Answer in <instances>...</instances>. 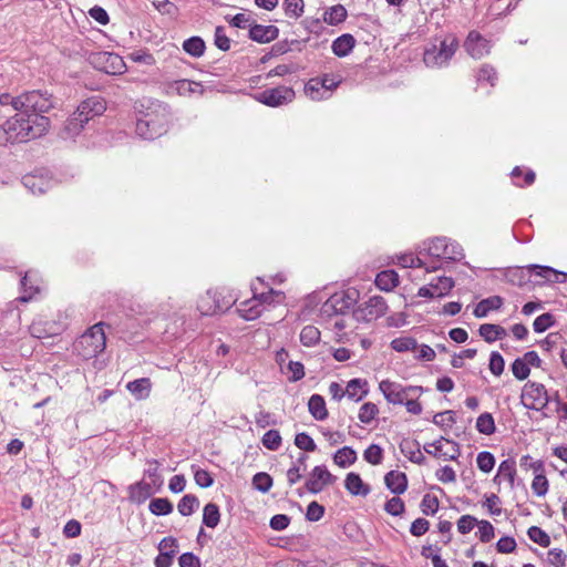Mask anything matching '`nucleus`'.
Here are the masks:
<instances>
[{"mask_svg":"<svg viewBox=\"0 0 567 567\" xmlns=\"http://www.w3.org/2000/svg\"><path fill=\"white\" fill-rule=\"evenodd\" d=\"M12 143H23L42 136L50 126V118L39 114L18 112L4 122Z\"/></svg>","mask_w":567,"mask_h":567,"instance_id":"f257e3e1","label":"nucleus"},{"mask_svg":"<svg viewBox=\"0 0 567 567\" xmlns=\"http://www.w3.org/2000/svg\"><path fill=\"white\" fill-rule=\"evenodd\" d=\"M169 114L166 107L155 104L136 118L135 132L144 140H155L167 132Z\"/></svg>","mask_w":567,"mask_h":567,"instance_id":"f03ea898","label":"nucleus"},{"mask_svg":"<svg viewBox=\"0 0 567 567\" xmlns=\"http://www.w3.org/2000/svg\"><path fill=\"white\" fill-rule=\"evenodd\" d=\"M104 322H99L87 329L73 343L74 352L84 360L96 358L106 347Z\"/></svg>","mask_w":567,"mask_h":567,"instance_id":"7ed1b4c3","label":"nucleus"},{"mask_svg":"<svg viewBox=\"0 0 567 567\" xmlns=\"http://www.w3.org/2000/svg\"><path fill=\"white\" fill-rule=\"evenodd\" d=\"M16 104L19 105L20 112L27 116L28 114L42 115L55 107L56 99L48 90H32L18 95Z\"/></svg>","mask_w":567,"mask_h":567,"instance_id":"20e7f679","label":"nucleus"},{"mask_svg":"<svg viewBox=\"0 0 567 567\" xmlns=\"http://www.w3.org/2000/svg\"><path fill=\"white\" fill-rule=\"evenodd\" d=\"M358 299L359 291L353 288L336 292L322 303L320 315L328 319L333 316L346 315L354 307Z\"/></svg>","mask_w":567,"mask_h":567,"instance_id":"39448f33","label":"nucleus"},{"mask_svg":"<svg viewBox=\"0 0 567 567\" xmlns=\"http://www.w3.org/2000/svg\"><path fill=\"white\" fill-rule=\"evenodd\" d=\"M458 48L455 37H446L441 41L440 47L432 45L424 52L423 61L430 68L446 65Z\"/></svg>","mask_w":567,"mask_h":567,"instance_id":"423d86ee","label":"nucleus"},{"mask_svg":"<svg viewBox=\"0 0 567 567\" xmlns=\"http://www.w3.org/2000/svg\"><path fill=\"white\" fill-rule=\"evenodd\" d=\"M235 301L231 297H225L219 291L207 290L200 297L197 303V309L203 316H214L227 311Z\"/></svg>","mask_w":567,"mask_h":567,"instance_id":"0eeeda50","label":"nucleus"},{"mask_svg":"<svg viewBox=\"0 0 567 567\" xmlns=\"http://www.w3.org/2000/svg\"><path fill=\"white\" fill-rule=\"evenodd\" d=\"M520 401L528 410H539L547 406L549 398L544 384L528 381L523 386Z\"/></svg>","mask_w":567,"mask_h":567,"instance_id":"6e6552de","label":"nucleus"},{"mask_svg":"<svg viewBox=\"0 0 567 567\" xmlns=\"http://www.w3.org/2000/svg\"><path fill=\"white\" fill-rule=\"evenodd\" d=\"M295 91L289 86L266 89L255 94V100L270 107H278L292 102Z\"/></svg>","mask_w":567,"mask_h":567,"instance_id":"1a4fd4ad","label":"nucleus"},{"mask_svg":"<svg viewBox=\"0 0 567 567\" xmlns=\"http://www.w3.org/2000/svg\"><path fill=\"white\" fill-rule=\"evenodd\" d=\"M254 299L258 300L259 303L250 306L249 308L240 309L241 317L246 320H254L258 318L261 315L262 305L279 303L285 299V295L282 291L270 288L267 292H261L259 295L254 292Z\"/></svg>","mask_w":567,"mask_h":567,"instance_id":"9d476101","label":"nucleus"},{"mask_svg":"<svg viewBox=\"0 0 567 567\" xmlns=\"http://www.w3.org/2000/svg\"><path fill=\"white\" fill-rule=\"evenodd\" d=\"M388 311V305L383 297L373 296L371 297L363 307L358 308L353 311L357 320L371 321L381 316H384Z\"/></svg>","mask_w":567,"mask_h":567,"instance_id":"9b49d317","label":"nucleus"},{"mask_svg":"<svg viewBox=\"0 0 567 567\" xmlns=\"http://www.w3.org/2000/svg\"><path fill=\"white\" fill-rule=\"evenodd\" d=\"M423 449L427 454L434 457H444L454 461L460 455L458 444L443 436L433 443L425 444Z\"/></svg>","mask_w":567,"mask_h":567,"instance_id":"f8f14e48","label":"nucleus"},{"mask_svg":"<svg viewBox=\"0 0 567 567\" xmlns=\"http://www.w3.org/2000/svg\"><path fill=\"white\" fill-rule=\"evenodd\" d=\"M336 480L324 465L315 466L309 478L305 483L306 489L311 494L320 493L326 485L332 484Z\"/></svg>","mask_w":567,"mask_h":567,"instance_id":"ddd939ff","label":"nucleus"},{"mask_svg":"<svg viewBox=\"0 0 567 567\" xmlns=\"http://www.w3.org/2000/svg\"><path fill=\"white\" fill-rule=\"evenodd\" d=\"M341 80L331 81V84H324L320 78L310 79L305 85V93L313 101H321L329 99L333 90H336Z\"/></svg>","mask_w":567,"mask_h":567,"instance_id":"4468645a","label":"nucleus"},{"mask_svg":"<svg viewBox=\"0 0 567 567\" xmlns=\"http://www.w3.org/2000/svg\"><path fill=\"white\" fill-rule=\"evenodd\" d=\"M106 110V103L101 96H91L81 102L76 109V115L80 116L83 122H89L96 116L102 115Z\"/></svg>","mask_w":567,"mask_h":567,"instance_id":"2eb2a0df","label":"nucleus"},{"mask_svg":"<svg viewBox=\"0 0 567 567\" xmlns=\"http://www.w3.org/2000/svg\"><path fill=\"white\" fill-rule=\"evenodd\" d=\"M279 29L276 25H262L254 23L249 28V39L258 43H269L277 39Z\"/></svg>","mask_w":567,"mask_h":567,"instance_id":"dca6fc26","label":"nucleus"},{"mask_svg":"<svg viewBox=\"0 0 567 567\" xmlns=\"http://www.w3.org/2000/svg\"><path fill=\"white\" fill-rule=\"evenodd\" d=\"M380 391L383 393L385 400L392 404H403L405 401L403 385L390 380H383L379 384Z\"/></svg>","mask_w":567,"mask_h":567,"instance_id":"f3484780","label":"nucleus"},{"mask_svg":"<svg viewBox=\"0 0 567 567\" xmlns=\"http://www.w3.org/2000/svg\"><path fill=\"white\" fill-rule=\"evenodd\" d=\"M157 491L158 489H156L152 483L142 480L128 487L130 499L134 503L142 504Z\"/></svg>","mask_w":567,"mask_h":567,"instance_id":"a211bd4d","label":"nucleus"},{"mask_svg":"<svg viewBox=\"0 0 567 567\" xmlns=\"http://www.w3.org/2000/svg\"><path fill=\"white\" fill-rule=\"evenodd\" d=\"M487 41L477 32L468 33L465 41V49L474 59H481L487 52Z\"/></svg>","mask_w":567,"mask_h":567,"instance_id":"6ab92c4d","label":"nucleus"},{"mask_svg":"<svg viewBox=\"0 0 567 567\" xmlns=\"http://www.w3.org/2000/svg\"><path fill=\"white\" fill-rule=\"evenodd\" d=\"M385 486L395 495L403 494L408 488L406 474L399 471H390L384 476Z\"/></svg>","mask_w":567,"mask_h":567,"instance_id":"aec40b11","label":"nucleus"},{"mask_svg":"<svg viewBox=\"0 0 567 567\" xmlns=\"http://www.w3.org/2000/svg\"><path fill=\"white\" fill-rule=\"evenodd\" d=\"M401 453L408 457L412 463L423 465L425 463V456L421 452L420 443L415 440H402L400 443Z\"/></svg>","mask_w":567,"mask_h":567,"instance_id":"412c9836","label":"nucleus"},{"mask_svg":"<svg viewBox=\"0 0 567 567\" xmlns=\"http://www.w3.org/2000/svg\"><path fill=\"white\" fill-rule=\"evenodd\" d=\"M355 45V39L350 33H344L333 40L331 50L339 58L347 56L351 53Z\"/></svg>","mask_w":567,"mask_h":567,"instance_id":"4be33fe9","label":"nucleus"},{"mask_svg":"<svg viewBox=\"0 0 567 567\" xmlns=\"http://www.w3.org/2000/svg\"><path fill=\"white\" fill-rule=\"evenodd\" d=\"M344 486L347 491L354 496H367L371 491L370 486L364 484L360 475L354 472L347 474Z\"/></svg>","mask_w":567,"mask_h":567,"instance_id":"5701e85b","label":"nucleus"},{"mask_svg":"<svg viewBox=\"0 0 567 567\" xmlns=\"http://www.w3.org/2000/svg\"><path fill=\"white\" fill-rule=\"evenodd\" d=\"M535 275L544 278L548 282H567V272L558 271L549 266L530 265Z\"/></svg>","mask_w":567,"mask_h":567,"instance_id":"b1692460","label":"nucleus"},{"mask_svg":"<svg viewBox=\"0 0 567 567\" xmlns=\"http://www.w3.org/2000/svg\"><path fill=\"white\" fill-rule=\"evenodd\" d=\"M502 306L503 298L499 296H492L481 300L476 305L473 313L476 318H484L488 315L491 310H498Z\"/></svg>","mask_w":567,"mask_h":567,"instance_id":"393cba45","label":"nucleus"},{"mask_svg":"<svg viewBox=\"0 0 567 567\" xmlns=\"http://www.w3.org/2000/svg\"><path fill=\"white\" fill-rule=\"evenodd\" d=\"M530 272H535L530 266L527 268L515 267L507 269L505 277L512 285L523 287L529 281Z\"/></svg>","mask_w":567,"mask_h":567,"instance_id":"a878e982","label":"nucleus"},{"mask_svg":"<svg viewBox=\"0 0 567 567\" xmlns=\"http://www.w3.org/2000/svg\"><path fill=\"white\" fill-rule=\"evenodd\" d=\"M309 413L317 421H323L328 417L326 401L320 394H312L308 401Z\"/></svg>","mask_w":567,"mask_h":567,"instance_id":"bb28decb","label":"nucleus"},{"mask_svg":"<svg viewBox=\"0 0 567 567\" xmlns=\"http://www.w3.org/2000/svg\"><path fill=\"white\" fill-rule=\"evenodd\" d=\"M478 333L488 343L503 339L507 334L506 330L502 326L494 323L481 324Z\"/></svg>","mask_w":567,"mask_h":567,"instance_id":"cd10ccee","label":"nucleus"},{"mask_svg":"<svg viewBox=\"0 0 567 567\" xmlns=\"http://www.w3.org/2000/svg\"><path fill=\"white\" fill-rule=\"evenodd\" d=\"M151 388L152 383L148 378L136 379L126 384V389L137 400L146 399L150 395Z\"/></svg>","mask_w":567,"mask_h":567,"instance_id":"c85d7f7f","label":"nucleus"},{"mask_svg":"<svg viewBox=\"0 0 567 567\" xmlns=\"http://www.w3.org/2000/svg\"><path fill=\"white\" fill-rule=\"evenodd\" d=\"M368 382L361 379H352L348 382L346 395L355 402L361 401L368 394Z\"/></svg>","mask_w":567,"mask_h":567,"instance_id":"c756f323","label":"nucleus"},{"mask_svg":"<svg viewBox=\"0 0 567 567\" xmlns=\"http://www.w3.org/2000/svg\"><path fill=\"white\" fill-rule=\"evenodd\" d=\"M399 285V276L394 270H383L375 277V286L383 291H391Z\"/></svg>","mask_w":567,"mask_h":567,"instance_id":"7c9ffc66","label":"nucleus"},{"mask_svg":"<svg viewBox=\"0 0 567 567\" xmlns=\"http://www.w3.org/2000/svg\"><path fill=\"white\" fill-rule=\"evenodd\" d=\"M348 17L347 9L342 4H336L326 10L322 20L329 25H338Z\"/></svg>","mask_w":567,"mask_h":567,"instance_id":"2f4dec72","label":"nucleus"},{"mask_svg":"<svg viewBox=\"0 0 567 567\" xmlns=\"http://www.w3.org/2000/svg\"><path fill=\"white\" fill-rule=\"evenodd\" d=\"M85 124L86 122H83V120L76 115V112H74L64 124L62 137L69 138L79 135Z\"/></svg>","mask_w":567,"mask_h":567,"instance_id":"473e14b6","label":"nucleus"},{"mask_svg":"<svg viewBox=\"0 0 567 567\" xmlns=\"http://www.w3.org/2000/svg\"><path fill=\"white\" fill-rule=\"evenodd\" d=\"M183 49L194 58H200L205 53V41L197 35L190 37L183 42Z\"/></svg>","mask_w":567,"mask_h":567,"instance_id":"72a5a7b5","label":"nucleus"},{"mask_svg":"<svg viewBox=\"0 0 567 567\" xmlns=\"http://www.w3.org/2000/svg\"><path fill=\"white\" fill-rule=\"evenodd\" d=\"M22 184L30 189V192L34 195L44 194L48 189L49 182L43 179L42 177L35 175H25L22 178Z\"/></svg>","mask_w":567,"mask_h":567,"instance_id":"f704fd0d","label":"nucleus"},{"mask_svg":"<svg viewBox=\"0 0 567 567\" xmlns=\"http://www.w3.org/2000/svg\"><path fill=\"white\" fill-rule=\"evenodd\" d=\"M220 520L219 507L215 503H208L203 509V524L209 528H215Z\"/></svg>","mask_w":567,"mask_h":567,"instance_id":"c9c22d12","label":"nucleus"},{"mask_svg":"<svg viewBox=\"0 0 567 567\" xmlns=\"http://www.w3.org/2000/svg\"><path fill=\"white\" fill-rule=\"evenodd\" d=\"M333 461L338 466L347 467L357 461V452L350 446H344L334 453Z\"/></svg>","mask_w":567,"mask_h":567,"instance_id":"e433bc0d","label":"nucleus"},{"mask_svg":"<svg viewBox=\"0 0 567 567\" xmlns=\"http://www.w3.org/2000/svg\"><path fill=\"white\" fill-rule=\"evenodd\" d=\"M199 506V499L194 494L184 495L177 504L178 513L183 516L192 515Z\"/></svg>","mask_w":567,"mask_h":567,"instance_id":"4c0bfd02","label":"nucleus"},{"mask_svg":"<svg viewBox=\"0 0 567 567\" xmlns=\"http://www.w3.org/2000/svg\"><path fill=\"white\" fill-rule=\"evenodd\" d=\"M173 503L168 498H153L148 509L153 515L164 516L173 512Z\"/></svg>","mask_w":567,"mask_h":567,"instance_id":"58836bf2","label":"nucleus"},{"mask_svg":"<svg viewBox=\"0 0 567 567\" xmlns=\"http://www.w3.org/2000/svg\"><path fill=\"white\" fill-rule=\"evenodd\" d=\"M505 477L508 480L509 484L513 486L515 476H516V463L513 458L504 460L497 471V475L495 476L494 481H497L498 477Z\"/></svg>","mask_w":567,"mask_h":567,"instance_id":"ea45409f","label":"nucleus"},{"mask_svg":"<svg viewBox=\"0 0 567 567\" xmlns=\"http://www.w3.org/2000/svg\"><path fill=\"white\" fill-rule=\"evenodd\" d=\"M431 288H433L436 297L442 298L446 296L452 288L454 287V280L451 277H437L435 281L430 284Z\"/></svg>","mask_w":567,"mask_h":567,"instance_id":"a19ab883","label":"nucleus"},{"mask_svg":"<svg viewBox=\"0 0 567 567\" xmlns=\"http://www.w3.org/2000/svg\"><path fill=\"white\" fill-rule=\"evenodd\" d=\"M476 430L481 434H493L496 430L493 415L488 412L482 413L476 420Z\"/></svg>","mask_w":567,"mask_h":567,"instance_id":"79ce46f5","label":"nucleus"},{"mask_svg":"<svg viewBox=\"0 0 567 567\" xmlns=\"http://www.w3.org/2000/svg\"><path fill=\"white\" fill-rule=\"evenodd\" d=\"M391 348L396 352L414 351L419 348L416 339L412 337H400L391 341Z\"/></svg>","mask_w":567,"mask_h":567,"instance_id":"37998d69","label":"nucleus"},{"mask_svg":"<svg viewBox=\"0 0 567 567\" xmlns=\"http://www.w3.org/2000/svg\"><path fill=\"white\" fill-rule=\"evenodd\" d=\"M148 467L144 471V476H147L156 489H159L163 485V477L158 472L159 463L157 460H147Z\"/></svg>","mask_w":567,"mask_h":567,"instance_id":"c03bdc74","label":"nucleus"},{"mask_svg":"<svg viewBox=\"0 0 567 567\" xmlns=\"http://www.w3.org/2000/svg\"><path fill=\"white\" fill-rule=\"evenodd\" d=\"M320 340V331L315 326H306L300 332V342L306 347H312Z\"/></svg>","mask_w":567,"mask_h":567,"instance_id":"a18cd8bd","label":"nucleus"},{"mask_svg":"<svg viewBox=\"0 0 567 567\" xmlns=\"http://www.w3.org/2000/svg\"><path fill=\"white\" fill-rule=\"evenodd\" d=\"M446 237H435L430 240L429 246L426 248L427 255L441 259L442 254H444V250L446 249Z\"/></svg>","mask_w":567,"mask_h":567,"instance_id":"49530a36","label":"nucleus"},{"mask_svg":"<svg viewBox=\"0 0 567 567\" xmlns=\"http://www.w3.org/2000/svg\"><path fill=\"white\" fill-rule=\"evenodd\" d=\"M251 484L257 491L267 493L272 486V477L268 473L259 472L252 476Z\"/></svg>","mask_w":567,"mask_h":567,"instance_id":"de8ad7c7","label":"nucleus"},{"mask_svg":"<svg viewBox=\"0 0 567 567\" xmlns=\"http://www.w3.org/2000/svg\"><path fill=\"white\" fill-rule=\"evenodd\" d=\"M176 90L179 95L192 94L195 92L203 93V85L199 82L190 80H178L175 82Z\"/></svg>","mask_w":567,"mask_h":567,"instance_id":"09e8293b","label":"nucleus"},{"mask_svg":"<svg viewBox=\"0 0 567 567\" xmlns=\"http://www.w3.org/2000/svg\"><path fill=\"white\" fill-rule=\"evenodd\" d=\"M281 435L277 430L267 431L261 439L262 445L270 451H277L281 445Z\"/></svg>","mask_w":567,"mask_h":567,"instance_id":"8fccbe9b","label":"nucleus"},{"mask_svg":"<svg viewBox=\"0 0 567 567\" xmlns=\"http://www.w3.org/2000/svg\"><path fill=\"white\" fill-rule=\"evenodd\" d=\"M379 413L377 404L372 402H365L359 411V420L364 424H370Z\"/></svg>","mask_w":567,"mask_h":567,"instance_id":"3c124183","label":"nucleus"},{"mask_svg":"<svg viewBox=\"0 0 567 567\" xmlns=\"http://www.w3.org/2000/svg\"><path fill=\"white\" fill-rule=\"evenodd\" d=\"M512 372L514 374V377L517 379V380H526L528 377H529V373H530V368L527 365V362L522 358H516L512 365Z\"/></svg>","mask_w":567,"mask_h":567,"instance_id":"603ef678","label":"nucleus"},{"mask_svg":"<svg viewBox=\"0 0 567 567\" xmlns=\"http://www.w3.org/2000/svg\"><path fill=\"white\" fill-rule=\"evenodd\" d=\"M528 537L542 547H548L550 545V537L540 527L532 526L527 530Z\"/></svg>","mask_w":567,"mask_h":567,"instance_id":"864d4df0","label":"nucleus"},{"mask_svg":"<svg viewBox=\"0 0 567 567\" xmlns=\"http://www.w3.org/2000/svg\"><path fill=\"white\" fill-rule=\"evenodd\" d=\"M303 9H305L303 0H285L284 1L285 13L289 17H293L296 19L300 18L305 11Z\"/></svg>","mask_w":567,"mask_h":567,"instance_id":"5fc2aeb1","label":"nucleus"},{"mask_svg":"<svg viewBox=\"0 0 567 567\" xmlns=\"http://www.w3.org/2000/svg\"><path fill=\"white\" fill-rule=\"evenodd\" d=\"M363 458L372 464L378 465L383 460V450L378 444H371L365 451L363 452Z\"/></svg>","mask_w":567,"mask_h":567,"instance_id":"6e6d98bb","label":"nucleus"},{"mask_svg":"<svg viewBox=\"0 0 567 567\" xmlns=\"http://www.w3.org/2000/svg\"><path fill=\"white\" fill-rule=\"evenodd\" d=\"M476 463L482 472L489 473L495 466V457L491 452L483 451L477 454Z\"/></svg>","mask_w":567,"mask_h":567,"instance_id":"4d7b16f0","label":"nucleus"},{"mask_svg":"<svg viewBox=\"0 0 567 567\" xmlns=\"http://www.w3.org/2000/svg\"><path fill=\"white\" fill-rule=\"evenodd\" d=\"M554 324V316L550 312H545L534 320L533 328L535 332L542 333L545 332L550 327H553Z\"/></svg>","mask_w":567,"mask_h":567,"instance_id":"13d9d810","label":"nucleus"},{"mask_svg":"<svg viewBox=\"0 0 567 567\" xmlns=\"http://www.w3.org/2000/svg\"><path fill=\"white\" fill-rule=\"evenodd\" d=\"M420 508L424 515H434L439 509L437 497L431 494H425L420 504Z\"/></svg>","mask_w":567,"mask_h":567,"instance_id":"bf43d9fd","label":"nucleus"},{"mask_svg":"<svg viewBox=\"0 0 567 567\" xmlns=\"http://www.w3.org/2000/svg\"><path fill=\"white\" fill-rule=\"evenodd\" d=\"M464 257L463 248L457 243H446V249L441 259L458 261Z\"/></svg>","mask_w":567,"mask_h":567,"instance_id":"052dcab7","label":"nucleus"},{"mask_svg":"<svg viewBox=\"0 0 567 567\" xmlns=\"http://www.w3.org/2000/svg\"><path fill=\"white\" fill-rule=\"evenodd\" d=\"M456 422L455 412L447 410L436 413L433 416V423L440 427H451Z\"/></svg>","mask_w":567,"mask_h":567,"instance_id":"680f3d73","label":"nucleus"},{"mask_svg":"<svg viewBox=\"0 0 567 567\" xmlns=\"http://www.w3.org/2000/svg\"><path fill=\"white\" fill-rule=\"evenodd\" d=\"M295 445L306 452H313L317 445L313 439L305 432L298 433L295 437Z\"/></svg>","mask_w":567,"mask_h":567,"instance_id":"e2e57ef3","label":"nucleus"},{"mask_svg":"<svg viewBox=\"0 0 567 567\" xmlns=\"http://www.w3.org/2000/svg\"><path fill=\"white\" fill-rule=\"evenodd\" d=\"M476 525L478 526L477 535L482 543H488L494 538L495 529L488 520H478Z\"/></svg>","mask_w":567,"mask_h":567,"instance_id":"0e129e2a","label":"nucleus"},{"mask_svg":"<svg viewBox=\"0 0 567 567\" xmlns=\"http://www.w3.org/2000/svg\"><path fill=\"white\" fill-rule=\"evenodd\" d=\"M548 480L545 474L535 475L532 482V489L537 496H545L548 492Z\"/></svg>","mask_w":567,"mask_h":567,"instance_id":"69168bd1","label":"nucleus"},{"mask_svg":"<svg viewBox=\"0 0 567 567\" xmlns=\"http://www.w3.org/2000/svg\"><path fill=\"white\" fill-rule=\"evenodd\" d=\"M384 509L392 516H399L405 509L404 502L399 496H394L385 503Z\"/></svg>","mask_w":567,"mask_h":567,"instance_id":"338daca9","label":"nucleus"},{"mask_svg":"<svg viewBox=\"0 0 567 567\" xmlns=\"http://www.w3.org/2000/svg\"><path fill=\"white\" fill-rule=\"evenodd\" d=\"M324 511L322 505L313 501L307 507L306 519L309 522H318L323 517Z\"/></svg>","mask_w":567,"mask_h":567,"instance_id":"774afa93","label":"nucleus"}]
</instances>
